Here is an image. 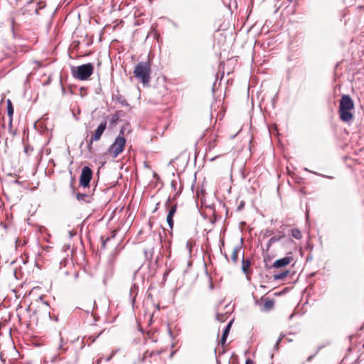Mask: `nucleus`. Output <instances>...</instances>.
<instances>
[{
    "mask_svg": "<svg viewBox=\"0 0 364 364\" xmlns=\"http://www.w3.org/2000/svg\"><path fill=\"white\" fill-rule=\"evenodd\" d=\"M354 109V103L349 95H344L341 97L339 104L340 119L345 122H350L353 115L351 111Z\"/></svg>",
    "mask_w": 364,
    "mask_h": 364,
    "instance_id": "f257e3e1",
    "label": "nucleus"
},
{
    "mask_svg": "<svg viewBox=\"0 0 364 364\" xmlns=\"http://www.w3.org/2000/svg\"><path fill=\"white\" fill-rule=\"evenodd\" d=\"M151 65L149 62L138 63L134 70V74L144 86H148L151 79Z\"/></svg>",
    "mask_w": 364,
    "mask_h": 364,
    "instance_id": "f03ea898",
    "label": "nucleus"
},
{
    "mask_svg": "<svg viewBox=\"0 0 364 364\" xmlns=\"http://www.w3.org/2000/svg\"><path fill=\"white\" fill-rule=\"evenodd\" d=\"M93 71L94 66L90 63L71 68L73 77L79 80H87L92 75Z\"/></svg>",
    "mask_w": 364,
    "mask_h": 364,
    "instance_id": "7ed1b4c3",
    "label": "nucleus"
},
{
    "mask_svg": "<svg viewBox=\"0 0 364 364\" xmlns=\"http://www.w3.org/2000/svg\"><path fill=\"white\" fill-rule=\"evenodd\" d=\"M126 139L124 136H118L108 149V153L112 158H116L125 147Z\"/></svg>",
    "mask_w": 364,
    "mask_h": 364,
    "instance_id": "20e7f679",
    "label": "nucleus"
},
{
    "mask_svg": "<svg viewBox=\"0 0 364 364\" xmlns=\"http://www.w3.org/2000/svg\"><path fill=\"white\" fill-rule=\"evenodd\" d=\"M106 128H107V122L106 121H103L99 124V126L95 131L94 134L91 136V137L90 139L88 146H87L89 151H90V152L92 151V143L94 141H97L100 139V138H101L103 132L106 129Z\"/></svg>",
    "mask_w": 364,
    "mask_h": 364,
    "instance_id": "39448f33",
    "label": "nucleus"
},
{
    "mask_svg": "<svg viewBox=\"0 0 364 364\" xmlns=\"http://www.w3.org/2000/svg\"><path fill=\"white\" fill-rule=\"evenodd\" d=\"M92 176V171L91 168L88 166H84L80 177V185L84 188L89 187Z\"/></svg>",
    "mask_w": 364,
    "mask_h": 364,
    "instance_id": "423d86ee",
    "label": "nucleus"
},
{
    "mask_svg": "<svg viewBox=\"0 0 364 364\" xmlns=\"http://www.w3.org/2000/svg\"><path fill=\"white\" fill-rule=\"evenodd\" d=\"M292 260L293 257H285L282 259H277L273 264V267L278 269L287 266Z\"/></svg>",
    "mask_w": 364,
    "mask_h": 364,
    "instance_id": "0eeeda50",
    "label": "nucleus"
},
{
    "mask_svg": "<svg viewBox=\"0 0 364 364\" xmlns=\"http://www.w3.org/2000/svg\"><path fill=\"white\" fill-rule=\"evenodd\" d=\"M176 209H177V205H173L168 210V213L167 215L166 220H167L168 225L171 229H172L173 227V218L174 214L176 212Z\"/></svg>",
    "mask_w": 364,
    "mask_h": 364,
    "instance_id": "6e6552de",
    "label": "nucleus"
},
{
    "mask_svg": "<svg viewBox=\"0 0 364 364\" xmlns=\"http://www.w3.org/2000/svg\"><path fill=\"white\" fill-rule=\"evenodd\" d=\"M274 306V301L269 298H265L263 301L262 309L264 311H269Z\"/></svg>",
    "mask_w": 364,
    "mask_h": 364,
    "instance_id": "1a4fd4ad",
    "label": "nucleus"
},
{
    "mask_svg": "<svg viewBox=\"0 0 364 364\" xmlns=\"http://www.w3.org/2000/svg\"><path fill=\"white\" fill-rule=\"evenodd\" d=\"M282 246L287 249H295L296 243L291 238H287L282 242Z\"/></svg>",
    "mask_w": 364,
    "mask_h": 364,
    "instance_id": "9d476101",
    "label": "nucleus"
},
{
    "mask_svg": "<svg viewBox=\"0 0 364 364\" xmlns=\"http://www.w3.org/2000/svg\"><path fill=\"white\" fill-rule=\"evenodd\" d=\"M231 324H232V322H230L226 326V327L225 328V329L223 331V336H222V338H221V340H220V343H221L222 346H224L225 342H226V340H227V338L228 336V334H229V332H230V327H231Z\"/></svg>",
    "mask_w": 364,
    "mask_h": 364,
    "instance_id": "9b49d317",
    "label": "nucleus"
},
{
    "mask_svg": "<svg viewBox=\"0 0 364 364\" xmlns=\"http://www.w3.org/2000/svg\"><path fill=\"white\" fill-rule=\"evenodd\" d=\"M7 103V113L9 117V124H11L12 122V117L14 114V107L11 101L8 99L6 101Z\"/></svg>",
    "mask_w": 364,
    "mask_h": 364,
    "instance_id": "f8f14e48",
    "label": "nucleus"
},
{
    "mask_svg": "<svg viewBox=\"0 0 364 364\" xmlns=\"http://www.w3.org/2000/svg\"><path fill=\"white\" fill-rule=\"evenodd\" d=\"M291 235L294 238H295L296 240H301L303 237L301 232L298 228L291 229Z\"/></svg>",
    "mask_w": 364,
    "mask_h": 364,
    "instance_id": "ddd939ff",
    "label": "nucleus"
},
{
    "mask_svg": "<svg viewBox=\"0 0 364 364\" xmlns=\"http://www.w3.org/2000/svg\"><path fill=\"white\" fill-rule=\"evenodd\" d=\"M240 247H235L232 254H231V260L232 261V262L234 263H237V259H238V252L240 251Z\"/></svg>",
    "mask_w": 364,
    "mask_h": 364,
    "instance_id": "4468645a",
    "label": "nucleus"
},
{
    "mask_svg": "<svg viewBox=\"0 0 364 364\" xmlns=\"http://www.w3.org/2000/svg\"><path fill=\"white\" fill-rule=\"evenodd\" d=\"M284 237V235H281L279 236H274V237H272L269 240V244L271 245L272 243H274L276 242H278L280 240H282V238Z\"/></svg>",
    "mask_w": 364,
    "mask_h": 364,
    "instance_id": "2eb2a0df",
    "label": "nucleus"
},
{
    "mask_svg": "<svg viewBox=\"0 0 364 364\" xmlns=\"http://www.w3.org/2000/svg\"><path fill=\"white\" fill-rule=\"evenodd\" d=\"M250 263L248 260H242V270L245 273L247 272Z\"/></svg>",
    "mask_w": 364,
    "mask_h": 364,
    "instance_id": "dca6fc26",
    "label": "nucleus"
},
{
    "mask_svg": "<svg viewBox=\"0 0 364 364\" xmlns=\"http://www.w3.org/2000/svg\"><path fill=\"white\" fill-rule=\"evenodd\" d=\"M287 274H288V272H283V273L278 274L275 275V279H282L285 277H287Z\"/></svg>",
    "mask_w": 364,
    "mask_h": 364,
    "instance_id": "f3484780",
    "label": "nucleus"
},
{
    "mask_svg": "<svg viewBox=\"0 0 364 364\" xmlns=\"http://www.w3.org/2000/svg\"><path fill=\"white\" fill-rule=\"evenodd\" d=\"M87 194H82V193H77L76 196V198L79 201L84 200L85 199V198H87Z\"/></svg>",
    "mask_w": 364,
    "mask_h": 364,
    "instance_id": "a211bd4d",
    "label": "nucleus"
},
{
    "mask_svg": "<svg viewBox=\"0 0 364 364\" xmlns=\"http://www.w3.org/2000/svg\"><path fill=\"white\" fill-rule=\"evenodd\" d=\"M60 345H59V346H58V350L62 349L63 346V341L62 337H60Z\"/></svg>",
    "mask_w": 364,
    "mask_h": 364,
    "instance_id": "6ab92c4d",
    "label": "nucleus"
},
{
    "mask_svg": "<svg viewBox=\"0 0 364 364\" xmlns=\"http://www.w3.org/2000/svg\"><path fill=\"white\" fill-rule=\"evenodd\" d=\"M245 364H255V363L251 359H247Z\"/></svg>",
    "mask_w": 364,
    "mask_h": 364,
    "instance_id": "aec40b11",
    "label": "nucleus"
},
{
    "mask_svg": "<svg viewBox=\"0 0 364 364\" xmlns=\"http://www.w3.org/2000/svg\"><path fill=\"white\" fill-rule=\"evenodd\" d=\"M282 338H283L282 336H280V337L279 338V339L277 340V343H276V346H277V347L278 346V345H279V342L282 341Z\"/></svg>",
    "mask_w": 364,
    "mask_h": 364,
    "instance_id": "412c9836",
    "label": "nucleus"
},
{
    "mask_svg": "<svg viewBox=\"0 0 364 364\" xmlns=\"http://www.w3.org/2000/svg\"><path fill=\"white\" fill-rule=\"evenodd\" d=\"M169 203H170V198H168L167 200H166V205L168 206L169 205Z\"/></svg>",
    "mask_w": 364,
    "mask_h": 364,
    "instance_id": "4be33fe9",
    "label": "nucleus"
},
{
    "mask_svg": "<svg viewBox=\"0 0 364 364\" xmlns=\"http://www.w3.org/2000/svg\"><path fill=\"white\" fill-rule=\"evenodd\" d=\"M314 355H311L307 358L308 361H310L313 358Z\"/></svg>",
    "mask_w": 364,
    "mask_h": 364,
    "instance_id": "5701e85b",
    "label": "nucleus"
},
{
    "mask_svg": "<svg viewBox=\"0 0 364 364\" xmlns=\"http://www.w3.org/2000/svg\"><path fill=\"white\" fill-rule=\"evenodd\" d=\"M77 360H78V357H77V355H76V358H75V363H76L77 362Z\"/></svg>",
    "mask_w": 364,
    "mask_h": 364,
    "instance_id": "b1692460",
    "label": "nucleus"
},
{
    "mask_svg": "<svg viewBox=\"0 0 364 364\" xmlns=\"http://www.w3.org/2000/svg\"><path fill=\"white\" fill-rule=\"evenodd\" d=\"M190 245H191V243H190L189 242H187V247H190Z\"/></svg>",
    "mask_w": 364,
    "mask_h": 364,
    "instance_id": "393cba45",
    "label": "nucleus"
},
{
    "mask_svg": "<svg viewBox=\"0 0 364 364\" xmlns=\"http://www.w3.org/2000/svg\"><path fill=\"white\" fill-rule=\"evenodd\" d=\"M102 247H104V248L105 247V242H103Z\"/></svg>",
    "mask_w": 364,
    "mask_h": 364,
    "instance_id": "a878e982",
    "label": "nucleus"
},
{
    "mask_svg": "<svg viewBox=\"0 0 364 364\" xmlns=\"http://www.w3.org/2000/svg\"><path fill=\"white\" fill-rule=\"evenodd\" d=\"M291 253H292V252H291V251H290V252H288L287 254H288V255H289V254H291Z\"/></svg>",
    "mask_w": 364,
    "mask_h": 364,
    "instance_id": "bb28decb",
    "label": "nucleus"
}]
</instances>
